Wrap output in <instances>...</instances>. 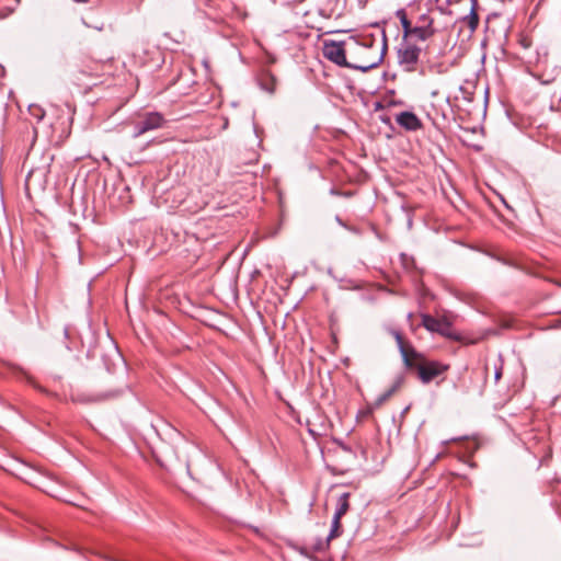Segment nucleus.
<instances>
[{
    "label": "nucleus",
    "mask_w": 561,
    "mask_h": 561,
    "mask_svg": "<svg viewBox=\"0 0 561 561\" xmlns=\"http://www.w3.org/2000/svg\"><path fill=\"white\" fill-rule=\"evenodd\" d=\"M28 113L36 123H39L45 117L44 108L37 104H31L28 106Z\"/></svg>",
    "instance_id": "nucleus-16"
},
{
    "label": "nucleus",
    "mask_w": 561,
    "mask_h": 561,
    "mask_svg": "<svg viewBox=\"0 0 561 561\" xmlns=\"http://www.w3.org/2000/svg\"><path fill=\"white\" fill-rule=\"evenodd\" d=\"M330 542H331V540H329V538H325V539L318 538L316 540V542L311 546V551L312 552H323L329 548Z\"/></svg>",
    "instance_id": "nucleus-17"
},
{
    "label": "nucleus",
    "mask_w": 561,
    "mask_h": 561,
    "mask_svg": "<svg viewBox=\"0 0 561 561\" xmlns=\"http://www.w3.org/2000/svg\"><path fill=\"white\" fill-rule=\"evenodd\" d=\"M412 366H405L408 369L416 370L419 378L423 383L431 382L447 369L446 366L437 362H426L420 353L419 357L411 356Z\"/></svg>",
    "instance_id": "nucleus-2"
},
{
    "label": "nucleus",
    "mask_w": 561,
    "mask_h": 561,
    "mask_svg": "<svg viewBox=\"0 0 561 561\" xmlns=\"http://www.w3.org/2000/svg\"><path fill=\"white\" fill-rule=\"evenodd\" d=\"M127 389H128V387H125V388H121V389L111 390L107 392H101V393H98L94 396L78 394L76 398H73V401L79 402V403H91V402H101V401H105V400H112V399H115V398L122 396Z\"/></svg>",
    "instance_id": "nucleus-6"
},
{
    "label": "nucleus",
    "mask_w": 561,
    "mask_h": 561,
    "mask_svg": "<svg viewBox=\"0 0 561 561\" xmlns=\"http://www.w3.org/2000/svg\"><path fill=\"white\" fill-rule=\"evenodd\" d=\"M417 25L433 26L434 20L428 13H422L416 19Z\"/></svg>",
    "instance_id": "nucleus-18"
},
{
    "label": "nucleus",
    "mask_w": 561,
    "mask_h": 561,
    "mask_svg": "<svg viewBox=\"0 0 561 561\" xmlns=\"http://www.w3.org/2000/svg\"><path fill=\"white\" fill-rule=\"evenodd\" d=\"M228 124H229L228 118H225V122H224L222 128H224V129L228 128Z\"/></svg>",
    "instance_id": "nucleus-24"
},
{
    "label": "nucleus",
    "mask_w": 561,
    "mask_h": 561,
    "mask_svg": "<svg viewBox=\"0 0 561 561\" xmlns=\"http://www.w3.org/2000/svg\"><path fill=\"white\" fill-rule=\"evenodd\" d=\"M436 28L434 26H425V25H415L411 33V36H415L419 41H427L436 33Z\"/></svg>",
    "instance_id": "nucleus-11"
},
{
    "label": "nucleus",
    "mask_w": 561,
    "mask_h": 561,
    "mask_svg": "<svg viewBox=\"0 0 561 561\" xmlns=\"http://www.w3.org/2000/svg\"><path fill=\"white\" fill-rule=\"evenodd\" d=\"M403 381H404V376L403 375L398 376L396 378L393 385L376 399L375 405L380 407L381 404H383L401 387Z\"/></svg>",
    "instance_id": "nucleus-9"
},
{
    "label": "nucleus",
    "mask_w": 561,
    "mask_h": 561,
    "mask_svg": "<svg viewBox=\"0 0 561 561\" xmlns=\"http://www.w3.org/2000/svg\"><path fill=\"white\" fill-rule=\"evenodd\" d=\"M351 494L348 492H344L339 496L337 500V507L335 510V513L333 516H337L339 518H342L347 511L350 510V500Z\"/></svg>",
    "instance_id": "nucleus-14"
},
{
    "label": "nucleus",
    "mask_w": 561,
    "mask_h": 561,
    "mask_svg": "<svg viewBox=\"0 0 561 561\" xmlns=\"http://www.w3.org/2000/svg\"><path fill=\"white\" fill-rule=\"evenodd\" d=\"M396 16L400 20L403 30V37L407 38L411 36L413 31V25L411 21L408 19V14L404 9H399L396 11Z\"/></svg>",
    "instance_id": "nucleus-13"
},
{
    "label": "nucleus",
    "mask_w": 561,
    "mask_h": 561,
    "mask_svg": "<svg viewBox=\"0 0 561 561\" xmlns=\"http://www.w3.org/2000/svg\"><path fill=\"white\" fill-rule=\"evenodd\" d=\"M335 220H336V222H339V225H341V226H343V227H345V228H347V229H348V227L343 222V220L341 219V217L336 216V217H335ZM350 230H352V229L350 228Z\"/></svg>",
    "instance_id": "nucleus-23"
},
{
    "label": "nucleus",
    "mask_w": 561,
    "mask_h": 561,
    "mask_svg": "<svg viewBox=\"0 0 561 561\" xmlns=\"http://www.w3.org/2000/svg\"><path fill=\"white\" fill-rule=\"evenodd\" d=\"M341 518H339L337 516H333L331 529L327 538H329V540L337 538L341 535Z\"/></svg>",
    "instance_id": "nucleus-15"
},
{
    "label": "nucleus",
    "mask_w": 561,
    "mask_h": 561,
    "mask_svg": "<svg viewBox=\"0 0 561 561\" xmlns=\"http://www.w3.org/2000/svg\"><path fill=\"white\" fill-rule=\"evenodd\" d=\"M396 122L407 130L415 131L422 127L421 119L412 112L405 111L397 115Z\"/></svg>",
    "instance_id": "nucleus-8"
},
{
    "label": "nucleus",
    "mask_w": 561,
    "mask_h": 561,
    "mask_svg": "<svg viewBox=\"0 0 561 561\" xmlns=\"http://www.w3.org/2000/svg\"><path fill=\"white\" fill-rule=\"evenodd\" d=\"M502 376V366L495 367L494 379L497 381Z\"/></svg>",
    "instance_id": "nucleus-22"
},
{
    "label": "nucleus",
    "mask_w": 561,
    "mask_h": 561,
    "mask_svg": "<svg viewBox=\"0 0 561 561\" xmlns=\"http://www.w3.org/2000/svg\"><path fill=\"white\" fill-rule=\"evenodd\" d=\"M398 62L400 67L407 71L412 72L416 70L421 48L411 43H402L398 48Z\"/></svg>",
    "instance_id": "nucleus-4"
},
{
    "label": "nucleus",
    "mask_w": 561,
    "mask_h": 561,
    "mask_svg": "<svg viewBox=\"0 0 561 561\" xmlns=\"http://www.w3.org/2000/svg\"><path fill=\"white\" fill-rule=\"evenodd\" d=\"M259 83L262 90L271 94L274 93L276 89V78L270 72L262 73L261 78L259 79Z\"/></svg>",
    "instance_id": "nucleus-12"
},
{
    "label": "nucleus",
    "mask_w": 561,
    "mask_h": 561,
    "mask_svg": "<svg viewBox=\"0 0 561 561\" xmlns=\"http://www.w3.org/2000/svg\"><path fill=\"white\" fill-rule=\"evenodd\" d=\"M376 43V38L374 35H369L366 37H363L360 45L367 49L371 48Z\"/></svg>",
    "instance_id": "nucleus-19"
},
{
    "label": "nucleus",
    "mask_w": 561,
    "mask_h": 561,
    "mask_svg": "<svg viewBox=\"0 0 561 561\" xmlns=\"http://www.w3.org/2000/svg\"><path fill=\"white\" fill-rule=\"evenodd\" d=\"M478 0H471V9L468 15L463 18V22L470 28V31L474 32L479 26V15H478Z\"/></svg>",
    "instance_id": "nucleus-10"
},
{
    "label": "nucleus",
    "mask_w": 561,
    "mask_h": 561,
    "mask_svg": "<svg viewBox=\"0 0 561 561\" xmlns=\"http://www.w3.org/2000/svg\"><path fill=\"white\" fill-rule=\"evenodd\" d=\"M392 334L398 344V348L400 351V354H401L404 365L412 366L411 356L419 357L420 353L411 344L404 343L403 337L399 331H393Z\"/></svg>",
    "instance_id": "nucleus-7"
},
{
    "label": "nucleus",
    "mask_w": 561,
    "mask_h": 561,
    "mask_svg": "<svg viewBox=\"0 0 561 561\" xmlns=\"http://www.w3.org/2000/svg\"><path fill=\"white\" fill-rule=\"evenodd\" d=\"M422 324L430 331L446 337H453V327L447 319H436L430 314H422Z\"/></svg>",
    "instance_id": "nucleus-5"
},
{
    "label": "nucleus",
    "mask_w": 561,
    "mask_h": 561,
    "mask_svg": "<svg viewBox=\"0 0 561 561\" xmlns=\"http://www.w3.org/2000/svg\"><path fill=\"white\" fill-rule=\"evenodd\" d=\"M299 553L307 557V558H310V553L312 552L311 551V547H307V546H304V547H300L298 549Z\"/></svg>",
    "instance_id": "nucleus-20"
},
{
    "label": "nucleus",
    "mask_w": 561,
    "mask_h": 561,
    "mask_svg": "<svg viewBox=\"0 0 561 561\" xmlns=\"http://www.w3.org/2000/svg\"><path fill=\"white\" fill-rule=\"evenodd\" d=\"M387 50V35L385 31H381V53L378 57L374 58L370 61H367L362 65L348 62L345 55L344 43L343 42H334V41H325L323 44V56L334 62L340 67H345L354 70H359L362 72H367L374 68H376L382 60L383 55Z\"/></svg>",
    "instance_id": "nucleus-1"
},
{
    "label": "nucleus",
    "mask_w": 561,
    "mask_h": 561,
    "mask_svg": "<svg viewBox=\"0 0 561 561\" xmlns=\"http://www.w3.org/2000/svg\"><path fill=\"white\" fill-rule=\"evenodd\" d=\"M402 262L407 268L410 267V263H413V259H409L405 254L401 255Z\"/></svg>",
    "instance_id": "nucleus-21"
},
{
    "label": "nucleus",
    "mask_w": 561,
    "mask_h": 561,
    "mask_svg": "<svg viewBox=\"0 0 561 561\" xmlns=\"http://www.w3.org/2000/svg\"><path fill=\"white\" fill-rule=\"evenodd\" d=\"M165 124V119L159 112H147L139 115L138 119L134 122L133 138H138L141 135L161 128Z\"/></svg>",
    "instance_id": "nucleus-3"
}]
</instances>
